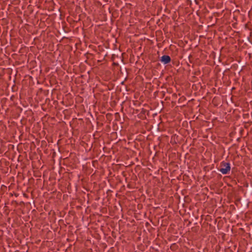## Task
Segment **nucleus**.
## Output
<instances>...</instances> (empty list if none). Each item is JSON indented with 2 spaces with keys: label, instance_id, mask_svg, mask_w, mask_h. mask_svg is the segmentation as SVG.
<instances>
[{
  "label": "nucleus",
  "instance_id": "1",
  "mask_svg": "<svg viewBox=\"0 0 252 252\" xmlns=\"http://www.w3.org/2000/svg\"><path fill=\"white\" fill-rule=\"evenodd\" d=\"M221 166L223 167L221 168L219 170L223 174H227L230 170L231 167L230 163L222 161L221 162Z\"/></svg>",
  "mask_w": 252,
  "mask_h": 252
},
{
  "label": "nucleus",
  "instance_id": "2",
  "mask_svg": "<svg viewBox=\"0 0 252 252\" xmlns=\"http://www.w3.org/2000/svg\"><path fill=\"white\" fill-rule=\"evenodd\" d=\"M160 61L164 64H167L171 62V58L168 55H163L161 57Z\"/></svg>",
  "mask_w": 252,
  "mask_h": 252
},
{
  "label": "nucleus",
  "instance_id": "3",
  "mask_svg": "<svg viewBox=\"0 0 252 252\" xmlns=\"http://www.w3.org/2000/svg\"><path fill=\"white\" fill-rule=\"evenodd\" d=\"M21 58L19 60H21V63H20L19 61H17V66L20 64L24 65L25 64V61L26 60L27 57L25 55H20ZM24 66V65L21 66L20 67Z\"/></svg>",
  "mask_w": 252,
  "mask_h": 252
},
{
  "label": "nucleus",
  "instance_id": "4",
  "mask_svg": "<svg viewBox=\"0 0 252 252\" xmlns=\"http://www.w3.org/2000/svg\"><path fill=\"white\" fill-rule=\"evenodd\" d=\"M16 20H17V22H21V18H19L18 16V17L17 16Z\"/></svg>",
  "mask_w": 252,
  "mask_h": 252
},
{
  "label": "nucleus",
  "instance_id": "5",
  "mask_svg": "<svg viewBox=\"0 0 252 252\" xmlns=\"http://www.w3.org/2000/svg\"><path fill=\"white\" fill-rule=\"evenodd\" d=\"M21 160V156L20 155L18 157V160L20 161Z\"/></svg>",
  "mask_w": 252,
  "mask_h": 252
},
{
  "label": "nucleus",
  "instance_id": "6",
  "mask_svg": "<svg viewBox=\"0 0 252 252\" xmlns=\"http://www.w3.org/2000/svg\"><path fill=\"white\" fill-rule=\"evenodd\" d=\"M21 30H20L19 31V33H21Z\"/></svg>",
  "mask_w": 252,
  "mask_h": 252
}]
</instances>
